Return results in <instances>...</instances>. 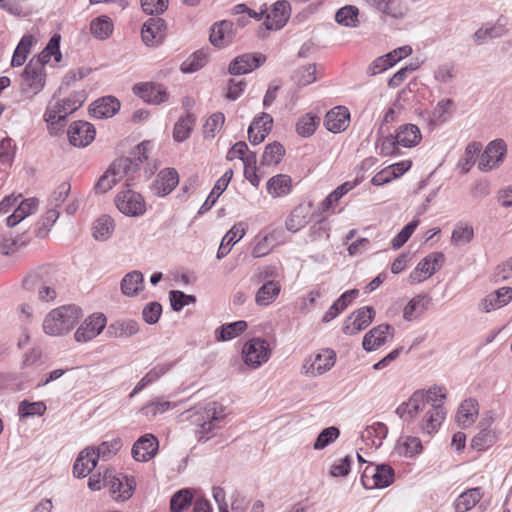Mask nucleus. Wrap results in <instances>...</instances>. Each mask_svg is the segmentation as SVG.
Returning <instances> with one entry per match:
<instances>
[{
  "instance_id": "nucleus-59",
  "label": "nucleus",
  "mask_w": 512,
  "mask_h": 512,
  "mask_svg": "<svg viewBox=\"0 0 512 512\" xmlns=\"http://www.w3.org/2000/svg\"><path fill=\"white\" fill-rule=\"evenodd\" d=\"M46 411V405L39 402H29L27 400H23L20 402L18 407V414L21 418L31 417L35 415H43Z\"/></svg>"
},
{
  "instance_id": "nucleus-5",
  "label": "nucleus",
  "mask_w": 512,
  "mask_h": 512,
  "mask_svg": "<svg viewBox=\"0 0 512 512\" xmlns=\"http://www.w3.org/2000/svg\"><path fill=\"white\" fill-rule=\"evenodd\" d=\"M82 316L76 305H64L50 311L43 321V330L50 336H60L70 332Z\"/></svg>"
},
{
  "instance_id": "nucleus-32",
  "label": "nucleus",
  "mask_w": 512,
  "mask_h": 512,
  "mask_svg": "<svg viewBox=\"0 0 512 512\" xmlns=\"http://www.w3.org/2000/svg\"><path fill=\"white\" fill-rule=\"evenodd\" d=\"M281 291V285L274 280L266 281L257 291L255 302L259 306H268L274 302Z\"/></svg>"
},
{
  "instance_id": "nucleus-51",
  "label": "nucleus",
  "mask_w": 512,
  "mask_h": 512,
  "mask_svg": "<svg viewBox=\"0 0 512 512\" xmlns=\"http://www.w3.org/2000/svg\"><path fill=\"white\" fill-rule=\"evenodd\" d=\"M285 154V149L279 142H273L266 146L262 155L261 163L263 165H276L278 164Z\"/></svg>"
},
{
  "instance_id": "nucleus-36",
  "label": "nucleus",
  "mask_w": 512,
  "mask_h": 512,
  "mask_svg": "<svg viewBox=\"0 0 512 512\" xmlns=\"http://www.w3.org/2000/svg\"><path fill=\"white\" fill-rule=\"evenodd\" d=\"M292 179L285 174H278L270 178L267 182V191L273 197H283L290 193Z\"/></svg>"
},
{
  "instance_id": "nucleus-12",
  "label": "nucleus",
  "mask_w": 512,
  "mask_h": 512,
  "mask_svg": "<svg viewBox=\"0 0 512 512\" xmlns=\"http://www.w3.org/2000/svg\"><path fill=\"white\" fill-rule=\"evenodd\" d=\"M118 210L127 216H140L145 212L142 196L130 189L121 191L115 197Z\"/></svg>"
},
{
  "instance_id": "nucleus-29",
  "label": "nucleus",
  "mask_w": 512,
  "mask_h": 512,
  "mask_svg": "<svg viewBox=\"0 0 512 512\" xmlns=\"http://www.w3.org/2000/svg\"><path fill=\"white\" fill-rule=\"evenodd\" d=\"M232 23L228 20L216 22L211 26L209 41L214 47H224L230 42Z\"/></svg>"
},
{
  "instance_id": "nucleus-46",
  "label": "nucleus",
  "mask_w": 512,
  "mask_h": 512,
  "mask_svg": "<svg viewBox=\"0 0 512 512\" xmlns=\"http://www.w3.org/2000/svg\"><path fill=\"white\" fill-rule=\"evenodd\" d=\"M170 364L158 365L152 368L149 372L145 374V376L137 383L135 388L130 393V397H134L138 394L142 389H144L148 384L153 383L157 379H159L162 375H164L169 369Z\"/></svg>"
},
{
  "instance_id": "nucleus-42",
  "label": "nucleus",
  "mask_w": 512,
  "mask_h": 512,
  "mask_svg": "<svg viewBox=\"0 0 512 512\" xmlns=\"http://www.w3.org/2000/svg\"><path fill=\"white\" fill-rule=\"evenodd\" d=\"M359 9L354 5H346L337 10L335 21L346 27H357L359 24Z\"/></svg>"
},
{
  "instance_id": "nucleus-15",
  "label": "nucleus",
  "mask_w": 512,
  "mask_h": 512,
  "mask_svg": "<svg viewBox=\"0 0 512 512\" xmlns=\"http://www.w3.org/2000/svg\"><path fill=\"white\" fill-rule=\"evenodd\" d=\"M159 449V441L156 436L147 433L141 436L132 446L131 454L137 462H148L154 458Z\"/></svg>"
},
{
  "instance_id": "nucleus-62",
  "label": "nucleus",
  "mask_w": 512,
  "mask_h": 512,
  "mask_svg": "<svg viewBox=\"0 0 512 512\" xmlns=\"http://www.w3.org/2000/svg\"><path fill=\"white\" fill-rule=\"evenodd\" d=\"M419 225V220H413L406 224L402 230L392 239L391 245L394 250L402 247L411 237L415 229Z\"/></svg>"
},
{
  "instance_id": "nucleus-30",
  "label": "nucleus",
  "mask_w": 512,
  "mask_h": 512,
  "mask_svg": "<svg viewBox=\"0 0 512 512\" xmlns=\"http://www.w3.org/2000/svg\"><path fill=\"white\" fill-rule=\"evenodd\" d=\"M483 497V492L480 487H475L466 490L460 494L455 502L454 508L456 512H467L471 510Z\"/></svg>"
},
{
  "instance_id": "nucleus-60",
  "label": "nucleus",
  "mask_w": 512,
  "mask_h": 512,
  "mask_svg": "<svg viewBox=\"0 0 512 512\" xmlns=\"http://www.w3.org/2000/svg\"><path fill=\"white\" fill-rule=\"evenodd\" d=\"M169 5V0H141V7L145 14L158 17L163 14Z\"/></svg>"
},
{
  "instance_id": "nucleus-9",
  "label": "nucleus",
  "mask_w": 512,
  "mask_h": 512,
  "mask_svg": "<svg viewBox=\"0 0 512 512\" xmlns=\"http://www.w3.org/2000/svg\"><path fill=\"white\" fill-rule=\"evenodd\" d=\"M291 7L288 1L279 0L273 4L271 14L267 15L265 21L258 30V37L265 38L267 32L281 29L290 17Z\"/></svg>"
},
{
  "instance_id": "nucleus-45",
  "label": "nucleus",
  "mask_w": 512,
  "mask_h": 512,
  "mask_svg": "<svg viewBox=\"0 0 512 512\" xmlns=\"http://www.w3.org/2000/svg\"><path fill=\"white\" fill-rule=\"evenodd\" d=\"M482 150V144L480 142H471L466 148L463 157L458 162V167L464 172L467 173L470 171L472 166L476 162V158Z\"/></svg>"
},
{
  "instance_id": "nucleus-22",
  "label": "nucleus",
  "mask_w": 512,
  "mask_h": 512,
  "mask_svg": "<svg viewBox=\"0 0 512 512\" xmlns=\"http://www.w3.org/2000/svg\"><path fill=\"white\" fill-rule=\"evenodd\" d=\"M512 300V288L501 287L488 294L480 303V308L484 312H491L507 305Z\"/></svg>"
},
{
  "instance_id": "nucleus-64",
  "label": "nucleus",
  "mask_w": 512,
  "mask_h": 512,
  "mask_svg": "<svg viewBox=\"0 0 512 512\" xmlns=\"http://www.w3.org/2000/svg\"><path fill=\"white\" fill-rule=\"evenodd\" d=\"M26 240H22L20 237L13 238L5 236L0 242V253L3 255H12L17 252L21 247L26 245Z\"/></svg>"
},
{
  "instance_id": "nucleus-35",
  "label": "nucleus",
  "mask_w": 512,
  "mask_h": 512,
  "mask_svg": "<svg viewBox=\"0 0 512 512\" xmlns=\"http://www.w3.org/2000/svg\"><path fill=\"white\" fill-rule=\"evenodd\" d=\"M37 43V39L32 34H25L18 42L10 64H25L32 47Z\"/></svg>"
},
{
  "instance_id": "nucleus-7",
  "label": "nucleus",
  "mask_w": 512,
  "mask_h": 512,
  "mask_svg": "<svg viewBox=\"0 0 512 512\" xmlns=\"http://www.w3.org/2000/svg\"><path fill=\"white\" fill-rule=\"evenodd\" d=\"M271 356L269 343L260 337H254L248 340L242 348L243 362L252 369L260 367L266 363Z\"/></svg>"
},
{
  "instance_id": "nucleus-58",
  "label": "nucleus",
  "mask_w": 512,
  "mask_h": 512,
  "mask_svg": "<svg viewBox=\"0 0 512 512\" xmlns=\"http://www.w3.org/2000/svg\"><path fill=\"white\" fill-rule=\"evenodd\" d=\"M340 435V430L335 426H330L323 429L317 436L314 442V449L321 450L333 443Z\"/></svg>"
},
{
  "instance_id": "nucleus-17",
  "label": "nucleus",
  "mask_w": 512,
  "mask_h": 512,
  "mask_svg": "<svg viewBox=\"0 0 512 512\" xmlns=\"http://www.w3.org/2000/svg\"><path fill=\"white\" fill-rule=\"evenodd\" d=\"M70 144L76 147H86L95 138V127L86 121L72 123L67 132Z\"/></svg>"
},
{
  "instance_id": "nucleus-4",
  "label": "nucleus",
  "mask_w": 512,
  "mask_h": 512,
  "mask_svg": "<svg viewBox=\"0 0 512 512\" xmlns=\"http://www.w3.org/2000/svg\"><path fill=\"white\" fill-rule=\"evenodd\" d=\"M424 398L428 410L426 416L421 420L420 429L423 433L431 435L437 431L446 416V410L443 406L446 399V389L443 386L434 385L424 391Z\"/></svg>"
},
{
  "instance_id": "nucleus-38",
  "label": "nucleus",
  "mask_w": 512,
  "mask_h": 512,
  "mask_svg": "<svg viewBox=\"0 0 512 512\" xmlns=\"http://www.w3.org/2000/svg\"><path fill=\"white\" fill-rule=\"evenodd\" d=\"M245 230L234 225L222 238L220 246L217 251V259H222L227 256L234 244L243 238Z\"/></svg>"
},
{
  "instance_id": "nucleus-6",
  "label": "nucleus",
  "mask_w": 512,
  "mask_h": 512,
  "mask_svg": "<svg viewBox=\"0 0 512 512\" xmlns=\"http://www.w3.org/2000/svg\"><path fill=\"white\" fill-rule=\"evenodd\" d=\"M225 417L224 407L217 402H209L203 408V411L194 415L193 422L197 424L195 431L197 441L206 443L212 438L218 429L222 426L219 424Z\"/></svg>"
},
{
  "instance_id": "nucleus-28",
  "label": "nucleus",
  "mask_w": 512,
  "mask_h": 512,
  "mask_svg": "<svg viewBox=\"0 0 512 512\" xmlns=\"http://www.w3.org/2000/svg\"><path fill=\"white\" fill-rule=\"evenodd\" d=\"M138 331V323L135 320H116L107 327L106 334L112 338H128Z\"/></svg>"
},
{
  "instance_id": "nucleus-20",
  "label": "nucleus",
  "mask_w": 512,
  "mask_h": 512,
  "mask_svg": "<svg viewBox=\"0 0 512 512\" xmlns=\"http://www.w3.org/2000/svg\"><path fill=\"white\" fill-rule=\"evenodd\" d=\"M421 140L420 129L414 124H405L398 128L396 135L387 138L389 145H401L403 147H413Z\"/></svg>"
},
{
  "instance_id": "nucleus-25",
  "label": "nucleus",
  "mask_w": 512,
  "mask_h": 512,
  "mask_svg": "<svg viewBox=\"0 0 512 512\" xmlns=\"http://www.w3.org/2000/svg\"><path fill=\"white\" fill-rule=\"evenodd\" d=\"M95 447H88L82 450L73 465V474L77 478L86 477L97 465L94 457Z\"/></svg>"
},
{
  "instance_id": "nucleus-10",
  "label": "nucleus",
  "mask_w": 512,
  "mask_h": 512,
  "mask_svg": "<svg viewBox=\"0 0 512 512\" xmlns=\"http://www.w3.org/2000/svg\"><path fill=\"white\" fill-rule=\"evenodd\" d=\"M428 410L427 402H425L424 391L417 390L415 391L410 398L401 403L397 408L395 413L398 415L400 419L404 421L407 425L411 424L421 413H423V418L426 416V411Z\"/></svg>"
},
{
  "instance_id": "nucleus-34",
  "label": "nucleus",
  "mask_w": 512,
  "mask_h": 512,
  "mask_svg": "<svg viewBox=\"0 0 512 512\" xmlns=\"http://www.w3.org/2000/svg\"><path fill=\"white\" fill-rule=\"evenodd\" d=\"M309 207L305 205L296 206L287 217L285 227L292 233L298 232L308 223Z\"/></svg>"
},
{
  "instance_id": "nucleus-54",
  "label": "nucleus",
  "mask_w": 512,
  "mask_h": 512,
  "mask_svg": "<svg viewBox=\"0 0 512 512\" xmlns=\"http://www.w3.org/2000/svg\"><path fill=\"white\" fill-rule=\"evenodd\" d=\"M505 33L503 25L497 23L490 27H481L474 33V40L478 44H483L486 41L494 38H499Z\"/></svg>"
},
{
  "instance_id": "nucleus-1",
  "label": "nucleus",
  "mask_w": 512,
  "mask_h": 512,
  "mask_svg": "<svg viewBox=\"0 0 512 512\" xmlns=\"http://www.w3.org/2000/svg\"><path fill=\"white\" fill-rule=\"evenodd\" d=\"M149 145L150 142L143 141L133 150L132 158L119 159L113 162L96 182L94 186L95 192L104 194L111 190L125 174L137 171L140 164L148 159Z\"/></svg>"
},
{
  "instance_id": "nucleus-52",
  "label": "nucleus",
  "mask_w": 512,
  "mask_h": 512,
  "mask_svg": "<svg viewBox=\"0 0 512 512\" xmlns=\"http://www.w3.org/2000/svg\"><path fill=\"white\" fill-rule=\"evenodd\" d=\"M319 121L317 116L307 113L298 119L296 131L302 137H310L316 131Z\"/></svg>"
},
{
  "instance_id": "nucleus-48",
  "label": "nucleus",
  "mask_w": 512,
  "mask_h": 512,
  "mask_svg": "<svg viewBox=\"0 0 512 512\" xmlns=\"http://www.w3.org/2000/svg\"><path fill=\"white\" fill-rule=\"evenodd\" d=\"M90 30L96 38L106 39L113 31V22L108 16H99L91 21Z\"/></svg>"
},
{
  "instance_id": "nucleus-53",
  "label": "nucleus",
  "mask_w": 512,
  "mask_h": 512,
  "mask_svg": "<svg viewBox=\"0 0 512 512\" xmlns=\"http://www.w3.org/2000/svg\"><path fill=\"white\" fill-rule=\"evenodd\" d=\"M316 66H298L292 72V80L299 86H307L316 80Z\"/></svg>"
},
{
  "instance_id": "nucleus-11",
  "label": "nucleus",
  "mask_w": 512,
  "mask_h": 512,
  "mask_svg": "<svg viewBox=\"0 0 512 512\" xmlns=\"http://www.w3.org/2000/svg\"><path fill=\"white\" fill-rule=\"evenodd\" d=\"M104 485H109L114 499L125 501L129 499L136 487V480L133 476L120 473L114 475L110 471L104 474Z\"/></svg>"
},
{
  "instance_id": "nucleus-49",
  "label": "nucleus",
  "mask_w": 512,
  "mask_h": 512,
  "mask_svg": "<svg viewBox=\"0 0 512 512\" xmlns=\"http://www.w3.org/2000/svg\"><path fill=\"white\" fill-rule=\"evenodd\" d=\"M388 427L382 422H375L369 425L362 432V438L365 440H372V443L378 447L381 445L382 440L387 437Z\"/></svg>"
},
{
  "instance_id": "nucleus-14",
  "label": "nucleus",
  "mask_w": 512,
  "mask_h": 512,
  "mask_svg": "<svg viewBox=\"0 0 512 512\" xmlns=\"http://www.w3.org/2000/svg\"><path fill=\"white\" fill-rule=\"evenodd\" d=\"M167 30V23L163 18L150 17L144 22L141 28L142 41L147 46H158L163 43L165 39V31Z\"/></svg>"
},
{
  "instance_id": "nucleus-33",
  "label": "nucleus",
  "mask_w": 512,
  "mask_h": 512,
  "mask_svg": "<svg viewBox=\"0 0 512 512\" xmlns=\"http://www.w3.org/2000/svg\"><path fill=\"white\" fill-rule=\"evenodd\" d=\"M143 288V274L138 270L127 273L121 280V291L125 296H136Z\"/></svg>"
},
{
  "instance_id": "nucleus-3",
  "label": "nucleus",
  "mask_w": 512,
  "mask_h": 512,
  "mask_svg": "<svg viewBox=\"0 0 512 512\" xmlns=\"http://www.w3.org/2000/svg\"><path fill=\"white\" fill-rule=\"evenodd\" d=\"M58 90L54 93L44 114L51 135H56L64 127L68 115L78 110L86 100L84 90L75 91L68 97L60 99Z\"/></svg>"
},
{
  "instance_id": "nucleus-8",
  "label": "nucleus",
  "mask_w": 512,
  "mask_h": 512,
  "mask_svg": "<svg viewBox=\"0 0 512 512\" xmlns=\"http://www.w3.org/2000/svg\"><path fill=\"white\" fill-rule=\"evenodd\" d=\"M45 66H24L20 75L21 92L33 97L43 90L46 83Z\"/></svg>"
},
{
  "instance_id": "nucleus-2",
  "label": "nucleus",
  "mask_w": 512,
  "mask_h": 512,
  "mask_svg": "<svg viewBox=\"0 0 512 512\" xmlns=\"http://www.w3.org/2000/svg\"><path fill=\"white\" fill-rule=\"evenodd\" d=\"M59 273L53 267H41L28 273L22 280L23 289L41 302H53L60 290Z\"/></svg>"
},
{
  "instance_id": "nucleus-19",
  "label": "nucleus",
  "mask_w": 512,
  "mask_h": 512,
  "mask_svg": "<svg viewBox=\"0 0 512 512\" xmlns=\"http://www.w3.org/2000/svg\"><path fill=\"white\" fill-rule=\"evenodd\" d=\"M179 183V175L174 168L161 170L152 184V191L156 196L164 197L170 194Z\"/></svg>"
},
{
  "instance_id": "nucleus-16",
  "label": "nucleus",
  "mask_w": 512,
  "mask_h": 512,
  "mask_svg": "<svg viewBox=\"0 0 512 512\" xmlns=\"http://www.w3.org/2000/svg\"><path fill=\"white\" fill-rule=\"evenodd\" d=\"M505 153L506 144L502 139L491 141L480 156L478 168L484 172L490 171L502 161Z\"/></svg>"
},
{
  "instance_id": "nucleus-40",
  "label": "nucleus",
  "mask_w": 512,
  "mask_h": 512,
  "mask_svg": "<svg viewBox=\"0 0 512 512\" xmlns=\"http://www.w3.org/2000/svg\"><path fill=\"white\" fill-rule=\"evenodd\" d=\"M357 185V181H347L334 189L324 200L320 203L319 209L321 212L328 211L334 204H336L345 194L351 191Z\"/></svg>"
},
{
  "instance_id": "nucleus-44",
  "label": "nucleus",
  "mask_w": 512,
  "mask_h": 512,
  "mask_svg": "<svg viewBox=\"0 0 512 512\" xmlns=\"http://www.w3.org/2000/svg\"><path fill=\"white\" fill-rule=\"evenodd\" d=\"M114 231V221L110 216L103 215L99 217L93 226V237L96 240L105 241Z\"/></svg>"
},
{
  "instance_id": "nucleus-55",
  "label": "nucleus",
  "mask_w": 512,
  "mask_h": 512,
  "mask_svg": "<svg viewBox=\"0 0 512 512\" xmlns=\"http://www.w3.org/2000/svg\"><path fill=\"white\" fill-rule=\"evenodd\" d=\"M335 357V352L331 349H327L315 357L312 363V367L317 371L318 374H323L333 367L335 363Z\"/></svg>"
},
{
  "instance_id": "nucleus-41",
  "label": "nucleus",
  "mask_w": 512,
  "mask_h": 512,
  "mask_svg": "<svg viewBox=\"0 0 512 512\" xmlns=\"http://www.w3.org/2000/svg\"><path fill=\"white\" fill-rule=\"evenodd\" d=\"M491 421H481L479 426L481 427L479 433L475 435L472 439L471 446L478 450L482 451L490 447L495 441V434L489 430L487 427L490 425Z\"/></svg>"
},
{
  "instance_id": "nucleus-26",
  "label": "nucleus",
  "mask_w": 512,
  "mask_h": 512,
  "mask_svg": "<svg viewBox=\"0 0 512 512\" xmlns=\"http://www.w3.org/2000/svg\"><path fill=\"white\" fill-rule=\"evenodd\" d=\"M392 327L388 324H381L368 331L362 341L363 349L370 352L383 345Z\"/></svg>"
},
{
  "instance_id": "nucleus-39",
  "label": "nucleus",
  "mask_w": 512,
  "mask_h": 512,
  "mask_svg": "<svg viewBox=\"0 0 512 512\" xmlns=\"http://www.w3.org/2000/svg\"><path fill=\"white\" fill-rule=\"evenodd\" d=\"M477 406V401L472 398L466 399L460 404L457 412V421L464 428L475 422L476 415L478 414Z\"/></svg>"
},
{
  "instance_id": "nucleus-50",
  "label": "nucleus",
  "mask_w": 512,
  "mask_h": 512,
  "mask_svg": "<svg viewBox=\"0 0 512 512\" xmlns=\"http://www.w3.org/2000/svg\"><path fill=\"white\" fill-rule=\"evenodd\" d=\"M409 11L408 5L403 0H385L379 12L394 19L404 18Z\"/></svg>"
},
{
  "instance_id": "nucleus-27",
  "label": "nucleus",
  "mask_w": 512,
  "mask_h": 512,
  "mask_svg": "<svg viewBox=\"0 0 512 512\" xmlns=\"http://www.w3.org/2000/svg\"><path fill=\"white\" fill-rule=\"evenodd\" d=\"M431 300L428 294H419L413 297L403 309V318L406 321L418 319L428 309Z\"/></svg>"
},
{
  "instance_id": "nucleus-31",
  "label": "nucleus",
  "mask_w": 512,
  "mask_h": 512,
  "mask_svg": "<svg viewBox=\"0 0 512 512\" xmlns=\"http://www.w3.org/2000/svg\"><path fill=\"white\" fill-rule=\"evenodd\" d=\"M394 470L390 465L380 464L371 469V488H386L394 481Z\"/></svg>"
},
{
  "instance_id": "nucleus-57",
  "label": "nucleus",
  "mask_w": 512,
  "mask_h": 512,
  "mask_svg": "<svg viewBox=\"0 0 512 512\" xmlns=\"http://www.w3.org/2000/svg\"><path fill=\"white\" fill-rule=\"evenodd\" d=\"M350 316L354 320V324L360 328V330L366 329L374 319L375 310L371 306L362 307L355 312H353Z\"/></svg>"
},
{
  "instance_id": "nucleus-56",
  "label": "nucleus",
  "mask_w": 512,
  "mask_h": 512,
  "mask_svg": "<svg viewBox=\"0 0 512 512\" xmlns=\"http://www.w3.org/2000/svg\"><path fill=\"white\" fill-rule=\"evenodd\" d=\"M193 495L189 489L177 491L170 500L171 512H182L192 502Z\"/></svg>"
},
{
  "instance_id": "nucleus-43",
  "label": "nucleus",
  "mask_w": 512,
  "mask_h": 512,
  "mask_svg": "<svg viewBox=\"0 0 512 512\" xmlns=\"http://www.w3.org/2000/svg\"><path fill=\"white\" fill-rule=\"evenodd\" d=\"M122 445V440L120 438H113L111 440L104 441L95 448L94 457L97 461L99 459L107 461L117 454Z\"/></svg>"
},
{
  "instance_id": "nucleus-63",
  "label": "nucleus",
  "mask_w": 512,
  "mask_h": 512,
  "mask_svg": "<svg viewBox=\"0 0 512 512\" xmlns=\"http://www.w3.org/2000/svg\"><path fill=\"white\" fill-rule=\"evenodd\" d=\"M171 408L169 401H153L142 407L141 413L146 417L153 419L159 414H163Z\"/></svg>"
},
{
  "instance_id": "nucleus-18",
  "label": "nucleus",
  "mask_w": 512,
  "mask_h": 512,
  "mask_svg": "<svg viewBox=\"0 0 512 512\" xmlns=\"http://www.w3.org/2000/svg\"><path fill=\"white\" fill-rule=\"evenodd\" d=\"M106 324L103 314L89 316L76 330L74 337L77 342H87L101 333Z\"/></svg>"
},
{
  "instance_id": "nucleus-24",
  "label": "nucleus",
  "mask_w": 512,
  "mask_h": 512,
  "mask_svg": "<svg viewBox=\"0 0 512 512\" xmlns=\"http://www.w3.org/2000/svg\"><path fill=\"white\" fill-rule=\"evenodd\" d=\"M120 109V102L113 96H105L94 101L90 106V113L95 118H109L114 116Z\"/></svg>"
},
{
  "instance_id": "nucleus-61",
  "label": "nucleus",
  "mask_w": 512,
  "mask_h": 512,
  "mask_svg": "<svg viewBox=\"0 0 512 512\" xmlns=\"http://www.w3.org/2000/svg\"><path fill=\"white\" fill-rule=\"evenodd\" d=\"M225 121V116L221 112L212 114L203 126L205 137L214 138L215 133L221 129Z\"/></svg>"
},
{
  "instance_id": "nucleus-37",
  "label": "nucleus",
  "mask_w": 512,
  "mask_h": 512,
  "mask_svg": "<svg viewBox=\"0 0 512 512\" xmlns=\"http://www.w3.org/2000/svg\"><path fill=\"white\" fill-rule=\"evenodd\" d=\"M248 327L244 320L221 325L215 330V338L217 341L232 340L241 335Z\"/></svg>"
},
{
  "instance_id": "nucleus-13",
  "label": "nucleus",
  "mask_w": 512,
  "mask_h": 512,
  "mask_svg": "<svg viewBox=\"0 0 512 512\" xmlns=\"http://www.w3.org/2000/svg\"><path fill=\"white\" fill-rule=\"evenodd\" d=\"M132 91L144 102L151 105H160L169 98L166 88L162 84L155 82L137 83L133 86Z\"/></svg>"
},
{
  "instance_id": "nucleus-47",
  "label": "nucleus",
  "mask_w": 512,
  "mask_h": 512,
  "mask_svg": "<svg viewBox=\"0 0 512 512\" xmlns=\"http://www.w3.org/2000/svg\"><path fill=\"white\" fill-rule=\"evenodd\" d=\"M195 124V117L193 114L188 113L186 116L181 117L175 124L173 130V138L177 142L186 140Z\"/></svg>"
},
{
  "instance_id": "nucleus-23",
  "label": "nucleus",
  "mask_w": 512,
  "mask_h": 512,
  "mask_svg": "<svg viewBox=\"0 0 512 512\" xmlns=\"http://www.w3.org/2000/svg\"><path fill=\"white\" fill-rule=\"evenodd\" d=\"M60 41V34H54L46 44L45 48L27 64H49L52 56L56 63L61 62L62 53L60 51Z\"/></svg>"
},
{
  "instance_id": "nucleus-21",
  "label": "nucleus",
  "mask_w": 512,
  "mask_h": 512,
  "mask_svg": "<svg viewBox=\"0 0 512 512\" xmlns=\"http://www.w3.org/2000/svg\"><path fill=\"white\" fill-rule=\"evenodd\" d=\"M350 112L344 106H337L326 113L324 125L332 133H340L349 126Z\"/></svg>"
}]
</instances>
